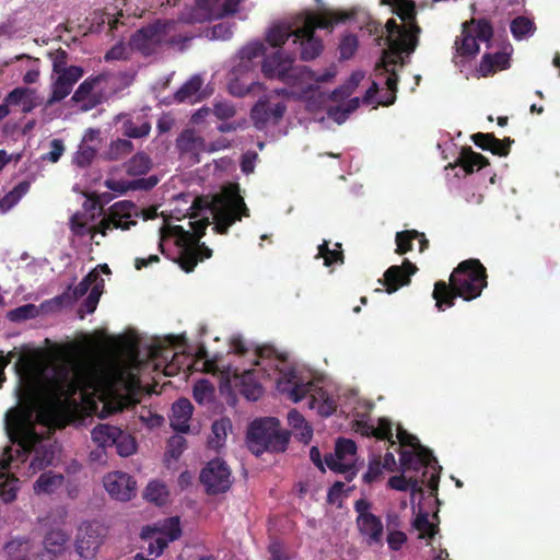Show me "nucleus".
<instances>
[{"mask_svg": "<svg viewBox=\"0 0 560 560\" xmlns=\"http://www.w3.org/2000/svg\"><path fill=\"white\" fill-rule=\"evenodd\" d=\"M133 217H138L137 206L129 200H121L112 205L108 209V213L100 221L97 228H94V233H101L103 236L106 235L107 231L114 229L129 230L131 226L137 224Z\"/></svg>", "mask_w": 560, "mask_h": 560, "instance_id": "obj_12", "label": "nucleus"}, {"mask_svg": "<svg viewBox=\"0 0 560 560\" xmlns=\"http://www.w3.org/2000/svg\"><path fill=\"white\" fill-rule=\"evenodd\" d=\"M56 74L57 78L51 84V93L47 100V105L65 100L71 93L73 85L83 77L84 70L79 66H70L66 71Z\"/></svg>", "mask_w": 560, "mask_h": 560, "instance_id": "obj_16", "label": "nucleus"}, {"mask_svg": "<svg viewBox=\"0 0 560 560\" xmlns=\"http://www.w3.org/2000/svg\"><path fill=\"white\" fill-rule=\"evenodd\" d=\"M294 61L293 52H284L279 49L265 57L261 71L267 79H278L288 86H296L304 80L305 73L311 70L307 67L293 66Z\"/></svg>", "mask_w": 560, "mask_h": 560, "instance_id": "obj_8", "label": "nucleus"}, {"mask_svg": "<svg viewBox=\"0 0 560 560\" xmlns=\"http://www.w3.org/2000/svg\"><path fill=\"white\" fill-rule=\"evenodd\" d=\"M125 171L130 176L145 175L152 167L151 159L144 152H138L124 164Z\"/></svg>", "mask_w": 560, "mask_h": 560, "instance_id": "obj_36", "label": "nucleus"}, {"mask_svg": "<svg viewBox=\"0 0 560 560\" xmlns=\"http://www.w3.org/2000/svg\"><path fill=\"white\" fill-rule=\"evenodd\" d=\"M103 483L109 495L116 500L129 501L136 495L137 482L126 472H109L104 477Z\"/></svg>", "mask_w": 560, "mask_h": 560, "instance_id": "obj_17", "label": "nucleus"}, {"mask_svg": "<svg viewBox=\"0 0 560 560\" xmlns=\"http://www.w3.org/2000/svg\"><path fill=\"white\" fill-rule=\"evenodd\" d=\"M262 55H265V46L261 43L249 44L240 51L241 59L247 62Z\"/></svg>", "mask_w": 560, "mask_h": 560, "instance_id": "obj_62", "label": "nucleus"}, {"mask_svg": "<svg viewBox=\"0 0 560 560\" xmlns=\"http://www.w3.org/2000/svg\"><path fill=\"white\" fill-rule=\"evenodd\" d=\"M96 156V149L88 145L81 144L73 156V163L79 167L89 166L94 158Z\"/></svg>", "mask_w": 560, "mask_h": 560, "instance_id": "obj_56", "label": "nucleus"}, {"mask_svg": "<svg viewBox=\"0 0 560 560\" xmlns=\"http://www.w3.org/2000/svg\"><path fill=\"white\" fill-rule=\"evenodd\" d=\"M9 469H4L3 476L0 477L4 478V480L0 481V498L5 503L14 501L19 490V479L13 475H8L7 471Z\"/></svg>", "mask_w": 560, "mask_h": 560, "instance_id": "obj_44", "label": "nucleus"}, {"mask_svg": "<svg viewBox=\"0 0 560 560\" xmlns=\"http://www.w3.org/2000/svg\"><path fill=\"white\" fill-rule=\"evenodd\" d=\"M422 485H424L423 479H418L413 477L407 478L402 474L398 476H393L388 480L389 488L398 491L409 490L412 498L417 493H419L420 495L423 494Z\"/></svg>", "mask_w": 560, "mask_h": 560, "instance_id": "obj_33", "label": "nucleus"}, {"mask_svg": "<svg viewBox=\"0 0 560 560\" xmlns=\"http://www.w3.org/2000/svg\"><path fill=\"white\" fill-rule=\"evenodd\" d=\"M143 497L149 502L163 505L167 501L168 490L164 483L154 480L148 483Z\"/></svg>", "mask_w": 560, "mask_h": 560, "instance_id": "obj_42", "label": "nucleus"}, {"mask_svg": "<svg viewBox=\"0 0 560 560\" xmlns=\"http://www.w3.org/2000/svg\"><path fill=\"white\" fill-rule=\"evenodd\" d=\"M114 445L117 448V453L122 457L132 455L137 450V444H136L135 439L131 435L125 433L121 429H120V435L115 441Z\"/></svg>", "mask_w": 560, "mask_h": 560, "instance_id": "obj_53", "label": "nucleus"}, {"mask_svg": "<svg viewBox=\"0 0 560 560\" xmlns=\"http://www.w3.org/2000/svg\"><path fill=\"white\" fill-rule=\"evenodd\" d=\"M200 481L208 494L223 493L231 487V470L223 460L212 459L201 470Z\"/></svg>", "mask_w": 560, "mask_h": 560, "instance_id": "obj_14", "label": "nucleus"}, {"mask_svg": "<svg viewBox=\"0 0 560 560\" xmlns=\"http://www.w3.org/2000/svg\"><path fill=\"white\" fill-rule=\"evenodd\" d=\"M394 42H390V45H388V48L389 50L388 51H384L383 52V57H382V60L381 62L377 65V69H383L384 72H390L392 70H395L394 67L396 65H400L402 66V58H401V54L402 52H406V54H411L412 51H409V50H398V49H395L393 47L394 45Z\"/></svg>", "mask_w": 560, "mask_h": 560, "instance_id": "obj_45", "label": "nucleus"}, {"mask_svg": "<svg viewBox=\"0 0 560 560\" xmlns=\"http://www.w3.org/2000/svg\"><path fill=\"white\" fill-rule=\"evenodd\" d=\"M374 438L381 441H387L390 446L395 445L393 434V423L387 418H380L377 427H374Z\"/></svg>", "mask_w": 560, "mask_h": 560, "instance_id": "obj_55", "label": "nucleus"}, {"mask_svg": "<svg viewBox=\"0 0 560 560\" xmlns=\"http://www.w3.org/2000/svg\"><path fill=\"white\" fill-rule=\"evenodd\" d=\"M493 27L487 19H470L462 24L460 37L455 40L456 52L466 58H472L479 52L480 42H490Z\"/></svg>", "mask_w": 560, "mask_h": 560, "instance_id": "obj_9", "label": "nucleus"}, {"mask_svg": "<svg viewBox=\"0 0 560 560\" xmlns=\"http://www.w3.org/2000/svg\"><path fill=\"white\" fill-rule=\"evenodd\" d=\"M70 535L63 529H51L44 537V548L52 556H60L65 552Z\"/></svg>", "mask_w": 560, "mask_h": 560, "instance_id": "obj_30", "label": "nucleus"}, {"mask_svg": "<svg viewBox=\"0 0 560 560\" xmlns=\"http://www.w3.org/2000/svg\"><path fill=\"white\" fill-rule=\"evenodd\" d=\"M5 102L10 106H21L23 114H28L38 106L35 90L22 86L13 89L5 96Z\"/></svg>", "mask_w": 560, "mask_h": 560, "instance_id": "obj_25", "label": "nucleus"}, {"mask_svg": "<svg viewBox=\"0 0 560 560\" xmlns=\"http://www.w3.org/2000/svg\"><path fill=\"white\" fill-rule=\"evenodd\" d=\"M510 28L514 38L522 39L532 35L535 32L536 26L530 19L521 15L512 20Z\"/></svg>", "mask_w": 560, "mask_h": 560, "instance_id": "obj_48", "label": "nucleus"}, {"mask_svg": "<svg viewBox=\"0 0 560 560\" xmlns=\"http://www.w3.org/2000/svg\"><path fill=\"white\" fill-rule=\"evenodd\" d=\"M399 459L402 472L422 470L421 477L417 478L424 480L431 495L438 494L441 467L438 466L432 451L417 444L416 451H400Z\"/></svg>", "mask_w": 560, "mask_h": 560, "instance_id": "obj_7", "label": "nucleus"}, {"mask_svg": "<svg viewBox=\"0 0 560 560\" xmlns=\"http://www.w3.org/2000/svg\"><path fill=\"white\" fill-rule=\"evenodd\" d=\"M232 429V423L229 418H221L215 420L211 427V435L208 440V445L212 450H219L225 443L228 431Z\"/></svg>", "mask_w": 560, "mask_h": 560, "instance_id": "obj_34", "label": "nucleus"}, {"mask_svg": "<svg viewBox=\"0 0 560 560\" xmlns=\"http://www.w3.org/2000/svg\"><path fill=\"white\" fill-rule=\"evenodd\" d=\"M85 377L68 363L55 364L39 386L28 385L23 399L33 409H59L83 387Z\"/></svg>", "mask_w": 560, "mask_h": 560, "instance_id": "obj_2", "label": "nucleus"}, {"mask_svg": "<svg viewBox=\"0 0 560 560\" xmlns=\"http://www.w3.org/2000/svg\"><path fill=\"white\" fill-rule=\"evenodd\" d=\"M63 481V476L59 474L44 472L39 476L34 485V491L36 493H51L54 492Z\"/></svg>", "mask_w": 560, "mask_h": 560, "instance_id": "obj_41", "label": "nucleus"}, {"mask_svg": "<svg viewBox=\"0 0 560 560\" xmlns=\"http://www.w3.org/2000/svg\"><path fill=\"white\" fill-rule=\"evenodd\" d=\"M294 31L289 24L275 25L267 33L266 40L270 46L281 48L290 37H294Z\"/></svg>", "mask_w": 560, "mask_h": 560, "instance_id": "obj_40", "label": "nucleus"}, {"mask_svg": "<svg viewBox=\"0 0 560 560\" xmlns=\"http://www.w3.org/2000/svg\"><path fill=\"white\" fill-rule=\"evenodd\" d=\"M141 538L148 541V552L154 558L159 557L168 545V540L159 535V528L144 526L141 530Z\"/></svg>", "mask_w": 560, "mask_h": 560, "instance_id": "obj_31", "label": "nucleus"}, {"mask_svg": "<svg viewBox=\"0 0 560 560\" xmlns=\"http://www.w3.org/2000/svg\"><path fill=\"white\" fill-rule=\"evenodd\" d=\"M116 119L121 121L120 131L122 136L129 139L145 138L151 131V124L145 115L120 114Z\"/></svg>", "mask_w": 560, "mask_h": 560, "instance_id": "obj_22", "label": "nucleus"}, {"mask_svg": "<svg viewBox=\"0 0 560 560\" xmlns=\"http://www.w3.org/2000/svg\"><path fill=\"white\" fill-rule=\"evenodd\" d=\"M352 16L353 14L345 11H325L319 14H308L304 19L302 27H304L306 32L315 34L317 28H332L335 24L345 23Z\"/></svg>", "mask_w": 560, "mask_h": 560, "instance_id": "obj_20", "label": "nucleus"}, {"mask_svg": "<svg viewBox=\"0 0 560 560\" xmlns=\"http://www.w3.org/2000/svg\"><path fill=\"white\" fill-rule=\"evenodd\" d=\"M418 268L410 260L405 259L401 266H390L384 272L382 281L387 293L392 294L400 288L408 285L411 281V276L417 272Z\"/></svg>", "mask_w": 560, "mask_h": 560, "instance_id": "obj_18", "label": "nucleus"}, {"mask_svg": "<svg viewBox=\"0 0 560 560\" xmlns=\"http://www.w3.org/2000/svg\"><path fill=\"white\" fill-rule=\"evenodd\" d=\"M177 245L182 247V250L176 261L184 271L191 272L198 262V253L195 245Z\"/></svg>", "mask_w": 560, "mask_h": 560, "instance_id": "obj_47", "label": "nucleus"}, {"mask_svg": "<svg viewBox=\"0 0 560 560\" xmlns=\"http://www.w3.org/2000/svg\"><path fill=\"white\" fill-rule=\"evenodd\" d=\"M133 149V143L129 139L118 138L109 143L108 149L103 152V158L107 161H119L129 155Z\"/></svg>", "mask_w": 560, "mask_h": 560, "instance_id": "obj_37", "label": "nucleus"}, {"mask_svg": "<svg viewBox=\"0 0 560 560\" xmlns=\"http://www.w3.org/2000/svg\"><path fill=\"white\" fill-rule=\"evenodd\" d=\"M262 386L252 382V372L245 371L241 382L240 393L248 400L256 401L262 395Z\"/></svg>", "mask_w": 560, "mask_h": 560, "instance_id": "obj_46", "label": "nucleus"}, {"mask_svg": "<svg viewBox=\"0 0 560 560\" xmlns=\"http://www.w3.org/2000/svg\"><path fill=\"white\" fill-rule=\"evenodd\" d=\"M413 526L421 533L419 536L420 538H433L438 530V526L429 521V514L427 512H420L416 516Z\"/></svg>", "mask_w": 560, "mask_h": 560, "instance_id": "obj_51", "label": "nucleus"}, {"mask_svg": "<svg viewBox=\"0 0 560 560\" xmlns=\"http://www.w3.org/2000/svg\"><path fill=\"white\" fill-rule=\"evenodd\" d=\"M103 280L98 272L94 269L90 271L72 290V298L79 300L90 292L91 288Z\"/></svg>", "mask_w": 560, "mask_h": 560, "instance_id": "obj_50", "label": "nucleus"}, {"mask_svg": "<svg viewBox=\"0 0 560 560\" xmlns=\"http://www.w3.org/2000/svg\"><path fill=\"white\" fill-rule=\"evenodd\" d=\"M103 288H104V280H100L98 283H95L91 288L86 299L83 301V303L81 304V306L79 308V314H80L81 318L84 317V314L94 313V311L97 307L100 298L102 295Z\"/></svg>", "mask_w": 560, "mask_h": 560, "instance_id": "obj_43", "label": "nucleus"}, {"mask_svg": "<svg viewBox=\"0 0 560 560\" xmlns=\"http://www.w3.org/2000/svg\"><path fill=\"white\" fill-rule=\"evenodd\" d=\"M247 69V65H240L237 68L233 70L234 78L231 79L229 83V91L232 95L243 97L249 93H252L255 88H260L261 84L259 82H256L252 80L250 82H245L241 78L237 77L238 72H242V69Z\"/></svg>", "mask_w": 560, "mask_h": 560, "instance_id": "obj_35", "label": "nucleus"}, {"mask_svg": "<svg viewBox=\"0 0 560 560\" xmlns=\"http://www.w3.org/2000/svg\"><path fill=\"white\" fill-rule=\"evenodd\" d=\"M166 31L167 23L156 20L136 31L129 39V46L145 57L151 56L163 44Z\"/></svg>", "mask_w": 560, "mask_h": 560, "instance_id": "obj_13", "label": "nucleus"}, {"mask_svg": "<svg viewBox=\"0 0 560 560\" xmlns=\"http://www.w3.org/2000/svg\"><path fill=\"white\" fill-rule=\"evenodd\" d=\"M456 164L460 165L466 173H472L475 170L479 171L489 165V161L482 154L477 153L472 151L470 147H467L462 149V152L456 160Z\"/></svg>", "mask_w": 560, "mask_h": 560, "instance_id": "obj_29", "label": "nucleus"}, {"mask_svg": "<svg viewBox=\"0 0 560 560\" xmlns=\"http://www.w3.org/2000/svg\"><path fill=\"white\" fill-rule=\"evenodd\" d=\"M48 57L52 61L54 73L62 72L69 69L70 66H68V52L65 49L58 48L57 50L49 52Z\"/></svg>", "mask_w": 560, "mask_h": 560, "instance_id": "obj_61", "label": "nucleus"}, {"mask_svg": "<svg viewBox=\"0 0 560 560\" xmlns=\"http://www.w3.org/2000/svg\"><path fill=\"white\" fill-rule=\"evenodd\" d=\"M102 544V535L93 524L79 527L75 539V551L82 558H93Z\"/></svg>", "mask_w": 560, "mask_h": 560, "instance_id": "obj_19", "label": "nucleus"}, {"mask_svg": "<svg viewBox=\"0 0 560 560\" xmlns=\"http://www.w3.org/2000/svg\"><path fill=\"white\" fill-rule=\"evenodd\" d=\"M357 444L350 439L339 438L336 442L335 453L325 455L326 466L334 472L343 474L350 482L357 474Z\"/></svg>", "mask_w": 560, "mask_h": 560, "instance_id": "obj_10", "label": "nucleus"}, {"mask_svg": "<svg viewBox=\"0 0 560 560\" xmlns=\"http://www.w3.org/2000/svg\"><path fill=\"white\" fill-rule=\"evenodd\" d=\"M510 67V56L504 51L485 54L479 65V71L487 77L497 70H504Z\"/></svg>", "mask_w": 560, "mask_h": 560, "instance_id": "obj_28", "label": "nucleus"}, {"mask_svg": "<svg viewBox=\"0 0 560 560\" xmlns=\"http://www.w3.org/2000/svg\"><path fill=\"white\" fill-rule=\"evenodd\" d=\"M107 80V75L105 73L97 74L95 77L91 75L86 78L75 90L71 100L74 103H81L85 101L94 90V88Z\"/></svg>", "mask_w": 560, "mask_h": 560, "instance_id": "obj_39", "label": "nucleus"}, {"mask_svg": "<svg viewBox=\"0 0 560 560\" xmlns=\"http://www.w3.org/2000/svg\"><path fill=\"white\" fill-rule=\"evenodd\" d=\"M202 83V79L199 75H194L177 90L174 95L175 101L178 103L196 101Z\"/></svg>", "mask_w": 560, "mask_h": 560, "instance_id": "obj_38", "label": "nucleus"}, {"mask_svg": "<svg viewBox=\"0 0 560 560\" xmlns=\"http://www.w3.org/2000/svg\"><path fill=\"white\" fill-rule=\"evenodd\" d=\"M388 77L386 78L387 92L385 100H381L377 102L378 105L389 106L393 105L396 101L397 93V84H398V74L395 70L387 72Z\"/></svg>", "mask_w": 560, "mask_h": 560, "instance_id": "obj_57", "label": "nucleus"}, {"mask_svg": "<svg viewBox=\"0 0 560 560\" xmlns=\"http://www.w3.org/2000/svg\"><path fill=\"white\" fill-rule=\"evenodd\" d=\"M363 73L358 71L353 72L350 77V84L349 85H342L331 93V98L334 101H337L338 98H341L343 96H348L352 93V89L357 88L360 83V81L363 79Z\"/></svg>", "mask_w": 560, "mask_h": 560, "instance_id": "obj_60", "label": "nucleus"}, {"mask_svg": "<svg viewBox=\"0 0 560 560\" xmlns=\"http://www.w3.org/2000/svg\"><path fill=\"white\" fill-rule=\"evenodd\" d=\"M120 435V429L110 424H98L91 431L92 441L103 447L113 446Z\"/></svg>", "mask_w": 560, "mask_h": 560, "instance_id": "obj_32", "label": "nucleus"}, {"mask_svg": "<svg viewBox=\"0 0 560 560\" xmlns=\"http://www.w3.org/2000/svg\"><path fill=\"white\" fill-rule=\"evenodd\" d=\"M194 206L211 210L215 221L213 230L218 234H228L230 226L243 217H249V209L236 186L224 188L221 194L213 196L210 202L198 198Z\"/></svg>", "mask_w": 560, "mask_h": 560, "instance_id": "obj_5", "label": "nucleus"}, {"mask_svg": "<svg viewBox=\"0 0 560 560\" xmlns=\"http://www.w3.org/2000/svg\"><path fill=\"white\" fill-rule=\"evenodd\" d=\"M419 231L417 230H405L396 233L395 242L396 249L395 253L398 255H405L408 252L412 250L413 241L416 237H419Z\"/></svg>", "mask_w": 560, "mask_h": 560, "instance_id": "obj_49", "label": "nucleus"}, {"mask_svg": "<svg viewBox=\"0 0 560 560\" xmlns=\"http://www.w3.org/2000/svg\"><path fill=\"white\" fill-rule=\"evenodd\" d=\"M192 411L194 406L187 398H179L173 404L170 421L174 431L182 433L189 431L188 422L192 416Z\"/></svg>", "mask_w": 560, "mask_h": 560, "instance_id": "obj_23", "label": "nucleus"}, {"mask_svg": "<svg viewBox=\"0 0 560 560\" xmlns=\"http://www.w3.org/2000/svg\"><path fill=\"white\" fill-rule=\"evenodd\" d=\"M176 148L180 154H191L196 158L206 149L203 138L196 136L194 130H184L176 139Z\"/></svg>", "mask_w": 560, "mask_h": 560, "instance_id": "obj_27", "label": "nucleus"}, {"mask_svg": "<svg viewBox=\"0 0 560 560\" xmlns=\"http://www.w3.org/2000/svg\"><path fill=\"white\" fill-rule=\"evenodd\" d=\"M192 232L186 231L180 225H175L172 228L173 234L176 237L177 244L184 245H195L200 238L205 235L207 226L209 225V219L203 218L200 220H196L194 222H189Z\"/></svg>", "mask_w": 560, "mask_h": 560, "instance_id": "obj_24", "label": "nucleus"}, {"mask_svg": "<svg viewBox=\"0 0 560 560\" xmlns=\"http://www.w3.org/2000/svg\"><path fill=\"white\" fill-rule=\"evenodd\" d=\"M359 40L357 35H345L339 44L340 58L343 60L350 59L358 49Z\"/></svg>", "mask_w": 560, "mask_h": 560, "instance_id": "obj_58", "label": "nucleus"}, {"mask_svg": "<svg viewBox=\"0 0 560 560\" xmlns=\"http://www.w3.org/2000/svg\"><path fill=\"white\" fill-rule=\"evenodd\" d=\"M38 315L37 306L34 304H25L11 310L8 313V319L11 322H22L31 318H35Z\"/></svg>", "mask_w": 560, "mask_h": 560, "instance_id": "obj_54", "label": "nucleus"}, {"mask_svg": "<svg viewBox=\"0 0 560 560\" xmlns=\"http://www.w3.org/2000/svg\"><path fill=\"white\" fill-rule=\"evenodd\" d=\"M4 425L10 441L18 445L14 451L10 446L3 451L0 459L12 457L7 468L19 469L20 464L25 463L30 457V468L33 472L44 470L52 464L55 459L52 444L45 443L19 410L12 409L7 412Z\"/></svg>", "mask_w": 560, "mask_h": 560, "instance_id": "obj_1", "label": "nucleus"}, {"mask_svg": "<svg viewBox=\"0 0 560 560\" xmlns=\"http://www.w3.org/2000/svg\"><path fill=\"white\" fill-rule=\"evenodd\" d=\"M291 433L281 428L277 418L254 420L247 431L248 448L259 456L265 452L280 453L288 447Z\"/></svg>", "mask_w": 560, "mask_h": 560, "instance_id": "obj_6", "label": "nucleus"}, {"mask_svg": "<svg viewBox=\"0 0 560 560\" xmlns=\"http://www.w3.org/2000/svg\"><path fill=\"white\" fill-rule=\"evenodd\" d=\"M159 535L165 537L168 542L178 539L182 535L179 517L174 516L165 520L162 527L159 528Z\"/></svg>", "mask_w": 560, "mask_h": 560, "instance_id": "obj_52", "label": "nucleus"}, {"mask_svg": "<svg viewBox=\"0 0 560 560\" xmlns=\"http://www.w3.org/2000/svg\"><path fill=\"white\" fill-rule=\"evenodd\" d=\"M287 112L284 103H277L271 105L265 97L258 102L250 109V119L258 130L265 129L268 125H278Z\"/></svg>", "mask_w": 560, "mask_h": 560, "instance_id": "obj_15", "label": "nucleus"}, {"mask_svg": "<svg viewBox=\"0 0 560 560\" xmlns=\"http://www.w3.org/2000/svg\"><path fill=\"white\" fill-rule=\"evenodd\" d=\"M186 445V440L182 435H174L167 441V454L177 459Z\"/></svg>", "mask_w": 560, "mask_h": 560, "instance_id": "obj_64", "label": "nucleus"}, {"mask_svg": "<svg viewBox=\"0 0 560 560\" xmlns=\"http://www.w3.org/2000/svg\"><path fill=\"white\" fill-rule=\"evenodd\" d=\"M394 13L406 23V30L401 32L400 37L396 38L393 47L400 50L415 51L419 43L420 26L417 24L416 4L411 0H399Z\"/></svg>", "mask_w": 560, "mask_h": 560, "instance_id": "obj_11", "label": "nucleus"}, {"mask_svg": "<svg viewBox=\"0 0 560 560\" xmlns=\"http://www.w3.org/2000/svg\"><path fill=\"white\" fill-rule=\"evenodd\" d=\"M277 389L294 402L310 396V408H317L323 417L331 416L337 409L336 401L322 387L313 381L305 382L294 370H290L278 378Z\"/></svg>", "mask_w": 560, "mask_h": 560, "instance_id": "obj_4", "label": "nucleus"}, {"mask_svg": "<svg viewBox=\"0 0 560 560\" xmlns=\"http://www.w3.org/2000/svg\"><path fill=\"white\" fill-rule=\"evenodd\" d=\"M214 388L209 381L202 380L195 384L194 386V398L196 401L202 404L203 401H208L212 398Z\"/></svg>", "mask_w": 560, "mask_h": 560, "instance_id": "obj_59", "label": "nucleus"}, {"mask_svg": "<svg viewBox=\"0 0 560 560\" xmlns=\"http://www.w3.org/2000/svg\"><path fill=\"white\" fill-rule=\"evenodd\" d=\"M383 475L382 462L375 458L369 463L366 472L363 475V481L365 483H373L378 480Z\"/></svg>", "mask_w": 560, "mask_h": 560, "instance_id": "obj_63", "label": "nucleus"}, {"mask_svg": "<svg viewBox=\"0 0 560 560\" xmlns=\"http://www.w3.org/2000/svg\"><path fill=\"white\" fill-rule=\"evenodd\" d=\"M293 43L300 44V57L303 61L314 60L324 49L323 40L314 33L306 32L302 26L295 28Z\"/></svg>", "mask_w": 560, "mask_h": 560, "instance_id": "obj_21", "label": "nucleus"}, {"mask_svg": "<svg viewBox=\"0 0 560 560\" xmlns=\"http://www.w3.org/2000/svg\"><path fill=\"white\" fill-rule=\"evenodd\" d=\"M357 524L360 533L369 537V544L380 542L383 536V523L374 514L358 516Z\"/></svg>", "mask_w": 560, "mask_h": 560, "instance_id": "obj_26", "label": "nucleus"}, {"mask_svg": "<svg viewBox=\"0 0 560 560\" xmlns=\"http://www.w3.org/2000/svg\"><path fill=\"white\" fill-rule=\"evenodd\" d=\"M488 285L486 267L477 258L460 261L450 276V282L436 281L432 293L439 311L452 307L456 298L471 301L479 298Z\"/></svg>", "mask_w": 560, "mask_h": 560, "instance_id": "obj_3", "label": "nucleus"}]
</instances>
